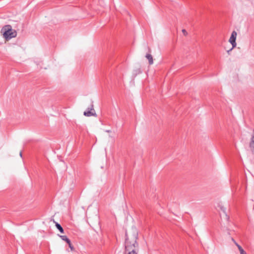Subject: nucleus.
I'll return each instance as SVG.
<instances>
[{
  "instance_id": "f257e3e1",
  "label": "nucleus",
  "mask_w": 254,
  "mask_h": 254,
  "mask_svg": "<svg viewBox=\"0 0 254 254\" xmlns=\"http://www.w3.org/2000/svg\"><path fill=\"white\" fill-rule=\"evenodd\" d=\"M138 233L136 230L126 233L124 254H137L138 244L137 242Z\"/></svg>"
},
{
  "instance_id": "f03ea898",
  "label": "nucleus",
  "mask_w": 254,
  "mask_h": 254,
  "mask_svg": "<svg viewBox=\"0 0 254 254\" xmlns=\"http://www.w3.org/2000/svg\"><path fill=\"white\" fill-rule=\"evenodd\" d=\"M3 37L6 40H9L12 38H14L17 35V32L15 30L12 29L9 25H5L1 30Z\"/></svg>"
},
{
  "instance_id": "7ed1b4c3",
  "label": "nucleus",
  "mask_w": 254,
  "mask_h": 254,
  "mask_svg": "<svg viewBox=\"0 0 254 254\" xmlns=\"http://www.w3.org/2000/svg\"><path fill=\"white\" fill-rule=\"evenodd\" d=\"M83 115L86 117L96 116V114L94 109L93 101H91L90 106L88 107L87 110L84 111Z\"/></svg>"
},
{
  "instance_id": "20e7f679",
  "label": "nucleus",
  "mask_w": 254,
  "mask_h": 254,
  "mask_svg": "<svg viewBox=\"0 0 254 254\" xmlns=\"http://www.w3.org/2000/svg\"><path fill=\"white\" fill-rule=\"evenodd\" d=\"M237 32L235 31H233L230 36L229 42L231 44L232 46V48H234L237 46V43L236 42V37H237Z\"/></svg>"
},
{
  "instance_id": "39448f33",
  "label": "nucleus",
  "mask_w": 254,
  "mask_h": 254,
  "mask_svg": "<svg viewBox=\"0 0 254 254\" xmlns=\"http://www.w3.org/2000/svg\"><path fill=\"white\" fill-rule=\"evenodd\" d=\"M142 72V71L141 70V68L140 67H137L136 68H135L134 69H133V72H132V75L134 77H135L136 76H137L138 74L141 73Z\"/></svg>"
},
{
  "instance_id": "423d86ee",
  "label": "nucleus",
  "mask_w": 254,
  "mask_h": 254,
  "mask_svg": "<svg viewBox=\"0 0 254 254\" xmlns=\"http://www.w3.org/2000/svg\"><path fill=\"white\" fill-rule=\"evenodd\" d=\"M146 59L148 60V63L150 65L153 64V60L152 55L150 54H147L145 56Z\"/></svg>"
},
{
  "instance_id": "0eeeda50",
  "label": "nucleus",
  "mask_w": 254,
  "mask_h": 254,
  "mask_svg": "<svg viewBox=\"0 0 254 254\" xmlns=\"http://www.w3.org/2000/svg\"><path fill=\"white\" fill-rule=\"evenodd\" d=\"M220 209L221 211L223 212L224 215V218L227 221H229V216L227 214L226 212V208H224L223 206H221Z\"/></svg>"
},
{
  "instance_id": "6e6552de",
  "label": "nucleus",
  "mask_w": 254,
  "mask_h": 254,
  "mask_svg": "<svg viewBox=\"0 0 254 254\" xmlns=\"http://www.w3.org/2000/svg\"><path fill=\"white\" fill-rule=\"evenodd\" d=\"M56 228L60 231V232L62 233H64V230L61 225L58 223H56Z\"/></svg>"
},
{
  "instance_id": "1a4fd4ad",
  "label": "nucleus",
  "mask_w": 254,
  "mask_h": 254,
  "mask_svg": "<svg viewBox=\"0 0 254 254\" xmlns=\"http://www.w3.org/2000/svg\"><path fill=\"white\" fill-rule=\"evenodd\" d=\"M60 237L62 240L66 242L67 243H69V242L70 241V240L67 237V236L65 235H60Z\"/></svg>"
},
{
  "instance_id": "9d476101",
  "label": "nucleus",
  "mask_w": 254,
  "mask_h": 254,
  "mask_svg": "<svg viewBox=\"0 0 254 254\" xmlns=\"http://www.w3.org/2000/svg\"><path fill=\"white\" fill-rule=\"evenodd\" d=\"M236 245L237 246L240 252L243 253V249L242 248L241 246H240L238 243H236Z\"/></svg>"
},
{
  "instance_id": "9b49d317",
  "label": "nucleus",
  "mask_w": 254,
  "mask_h": 254,
  "mask_svg": "<svg viewBox=\"0 0 254 254\" xmlns=\"http://www.w3.org/2000/svg\"><path fill=\"white\" fill-rule=\"evenodd\" d=\"M68 246H69V247L70 248V249H71V251H73L74 248H73V246L72 245V244H71V242L70 241L69 242V243H67Z\"/></svg>"
},
{
  "instance_id": "f8f14e48",
  "label": "nucleus",
  "mask_w": 254,
  "mask_h": 254,
  "mask_svg": "<svg viewBox=\"0 0 254 254\" xmlns=\"http://www.w3.org/2000/svg\"><path fill=\"white\" fill-rule=\"evenodd\" d=\"M182 32L183 33V34L185 35H187L188 34V32H187V31L185 29H183L182 30Z\"/></svg>"
},
{
  "instance_id": "ddd939ff",
  "label": "nucleus",
  "mask_w": 254,
  "mask_h": 254,
  "mask_svg": "<svg viewBox=\"0 0 254 254\" xmlns=\"http://www.w3.org/2000/svg\"><path fill=\"white\" fill-rule=\"evenodd\" d=\"M233 49H234V48H231V49H230L229 50L227 51V53H228V54H230V52H231V51Z\"/></svg>"
},
{
  "instance_id": "4468645a",
  "label": "nucleus",
  "mask_w": 254,
  "mask_h": 254,
  "mask_svg": "<svg viewBox=\"0 0 254 254\" xmlns=\"http://www.w3.org/2000/svg\"><path fill=\"white\" fill-rule=\"evenodd\" d=\"M240 254H247V253L244 251V250H243V253H242V252H240Z\"/></svg>"
},
{
  "instance_id": "2eb2a0df",
  "label": "nucleus",
  "mask_w": 254,
  "mask_h": 254,
  "mask_svg": "<svg viewBox=\"0 0 254 254\" xmlns=\"http://www.w3.org/2000/svg\"><path fill=\"white\" fill-rule=\"evenodd\" d=\"M20 156L21 157H22V152H20Z\"/></svg>"
},
{
  "instance_id": "dca6fc26",
  "label": "nucleus",
  "mask_w": 254,
  "mask_h": 254,
  "mask_svg": "<svg viewBox=\"0 0 254 254\" xmlns=\"http://www.w3.org/2000/svg\"><path fill=\"white\" fill-rule=\"evenodd\" d=\"M232 240L233 242L235 241L234 240V239H233V238H232Z\"/></svg>"
},
{
  "instance_id": "f3484780",
  "label": "nucleus",
  "mask_w": 254,
  "mask_h": 254,
  "mask_svg": "<svg viewBox=\"0 0 254 254\" xmlns=\"http://www.w3.org/2000/svg\"><path fill=\"white\" fill-rule=\"evenodd\" d=\"M234 243H235V244H236V243H237L236 242V241H234Z\"/></svg>"
}]
</instances>
